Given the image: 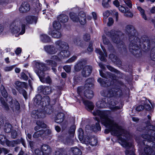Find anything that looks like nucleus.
Returning <instances> with one entry per match:
<instances>
[{"label": "nucleus", "mask_w": 155, "mask_h": 155, "mask_svg": "<svg viewBox=\"0 0 155 155\" xmlns=\"http://www.w3.org/2000/svg\"><path fill=\"white\" fill-rule=\"evenodd\" d=\"M94 116L97 115L100 117V119L95 117V119L97 121L95 125L92 126V129L94 132L101 130V127L99 122H101L102 124L105 126L107 129L105 130L104 133L108 134L110 132L112 135L117 136L118 137V142L123 147L127 149L125 151V154L127 155H135L133 149V144L131 143L128 142L126 139L129 135V134L126 130L119 126L118 124L112 119L109 117L110 112L108 110L101 111L97 110L93 113Z\"/></svg>", "instance_id": "nucleus-1"}, {"label": "nucleus", "mask_w": 155, "mask_h": 155, "mask_svg": "<svg viewBox=\"0 0 155 155\" xmlns=\"http://www.w3.org/2000/svg\"><path fill=\"white\" fill-rule=\"evenodd\" d=\"M135 30L132 28L131 25H127L125 29V33L128 35L130 42L129 49L130 52L137 57L141 54L142 48L144 47L146 45H148L149 40L146 36L141 37L139 39L133 34L135 32Z\"/></svg>", "instance_id": "nucleus-2"}, {"label": "nucleus", "mask_w": 155, "mask_h": 155, "mask_svg": "<svg viewBox=\"0 0 155 155\" xmlns=\"http://www.w3.org/2000/svg\"><path fill=\"white\" fill-rule=\"evenodd\" d=\"M145 133L142 135L145 139L142 144L146 146L142 155H154L155 153V127L148 124L145 128Z\"/></svg>", "instance_id": "nucleus-3"}, {"label": "nucleus", "mask_w": 155, "mask_h": 155, "mask_svg": "<svg viewBox=\"0 0 155 155\" xmlns=\"http://www.w3.org/2000/svg\"><path fill=\"white\" fill-rule=\"evenodd\" d=\"M47 69L44 64L40 62L36 63L35 72L39 77L42 83L50 84L51 83V80L49 76H46L45 72Z\"/></svg>", "instance_id": "nucleus-4"}, {"label": "nucleus", "mask_w": 155, "mask_h": 155, "mask_svg": "<svg viewBox=\"0 0 155 155\" xmlns=\"http://www.w3.org/2000/svg\"><path fill=\"white\" fill-rule=\"evenodd\" d=\"M99 71L101 77L105 78H110L111 80L112 81L110 82L108 81L107 80H105L101 78H99L97 80V81L100 83L102 86L108 87L113 85L115 82L117 81V78L116 75L113 74L111 73L110 72H107V75H106L102 72L101 70H99Z\"/></svg>", "instance_id": "nucleus-5"}, {"label": "nucleus", "mask_w": 155, "mask_h": 155, "mask_svg": "<svg viewBox=\"0 0 155 155\" xmlns=\"http://www.w3.org/2000/svg\"><path fill=\"white\" fill-rule=\"evenodd\" d=\"M106 35L110 37L112 41L117 45L118 48L123 47L124 44L123 41L120 40V36L123 35L120 31H115L114 30H111L110 31L106 32Z\"/></svg>", "instance_id": "nucleus-6"}, {"label": "nucleus", "mask_w": 155, "mask_h": 155, "mask_svg": "<svg viewBox=\"0 0 155 155\" xmlns=\"http://www.w3.org/2000/svg\"><path fill=\"white\" fill-rule=\"evenodd\" d=\"M101 94L103 96L117 98L122 95L123 93L120 88L115 87L109 91L107 90L102 91L101 92Z\"/></svg>", "instance_id": "nucleus-7"}, {"label": "nucleus", "mask_w": 155, "mask_h": 155, "mask_svg": "<svg viewBox=\"0 0 155 155\" xmlns=\"http://www.w3.org/2000/svg\"><path fill=\"white\" fill-rule=\"evenodd\" d=\"M34 101V104L36 105L37 104L47 107L50 104V100L48 96H45L42 97L40 95L37 94L35 97Z\"/></svg>", "instance_id": "nucleus-8"}, {"label": "nucleus", "mask_w": 155, "mask_h": 155, "mask_svg": "<svg viewBox=\"0 0 155 155\" xmlns=\"http://www.w3.org/2000/svg\"><path fill=\"white\" fill-rule=\"evenodd\" d=\"M71 19L74 22L79 21L81 25H84L86 22L85 15L83 12H80L78 16L74 13L71 12L70 14Z\"/></svg>", "instance_id": "nucleus-9"}, {"label": "nucleus", "mask_w": 155, "mask_h": 155, "mask_svg": "<svg viewBox=\"0 0 155 155\" xmlns=\"http://www.w3.org/2000/svg\"><path fill=\"white\" fill-rule=\"evenodd\" d=\"M69 47L68 48H64L63 50L58 54V55H54L52 57V59H55L57 61H60L63 58L69 57L70 54V52L68 51Z\"/></svg>", "instance_id": "nucleus-10"}, {"label": "nucleus", "mask_w": 155, "mask_h": 155, "mask_svg": "<svg viewBox=\"0 0 155 155\" xmlns=\"http://www.w3.org/2000/svg\"><path fill=\"white\" fill-rule=\"evenodd\" d=\"M15 88L19 92L22 94L25 99L27 98V94L26 91L23 89V88H26L27 85L26 83L24 82H21L16 81L15 82Z\"/></svg>", "instance_id": "nucleus-11"}, {"label": "nucleus", "mask_w": 155, "mask_h": 155, "mask_svg": "<svg viewBox=\"0 0 155 155\" xmlns=\"http://www.w3.org/2000/svg\"><path fill=\"white\" fill-rule=\"evenodd\" d=\"M41 151L39 149L35 150L36 155H49L51 153V151L50 147L47 145H43L41 147Z\"/></svg>", "instance_id": "nucleus-12"}, {"label": "nucleus", "mask_w": 155, "mask_h": 155, "mask_svg": "<svg viewBox=\"0 0 155 155\" xmlns=\"http://www.w3.org/2000/svg\"><path fill=\"white\" fill-rule=\"evenodd\" d=\"M84 142L87 145H90L94 146L97 145V140L96 138L95 137H87L84 138Z\"/></svg>", "instance_id": "nucleus-13"}, {"label": "nucleus", "mask_w": 155, "mask_h": 155, "mask_svg": "<svg viewBox=\"0 0 155 155\" xmlns=\"http://www.w3.org/2000/svg\"><path fill=\"white\" fill-rule=\"evenodd\" d=\"M107 101H108V107L112 110H116L120 108L119 107L115 106L118 103L117 101L114 100L113 98H110L107 99Z\"/></svg>", "instance_id": "nucleus-14"}, {"label": "nucleus", "mask_w": 155, "mask_h": 155, "mask_svg": "<svg viewBox=\"0 0 155 155\" xmlns=\"http://www.w3.org/2000/svg\"><path fill=\"white\" fill-rule=\"evenodd\" d=\"M38 91L41 92L45 95L49 94L52 92V89L51 87L41 85L38 87Z\"/></svg>", "instance_id": "nucleus-15"}, {"label": "nucleus", "mask_w": 155, "mask_h": 155, "mask_svg": "<svg viewBox=\"0 0 155 155\" xmlns=\"http://www.w3.org/2000/svg\"><path fill=\"white\" fill-rule=\"evenodd\" d=\"M101 48L103 51V53L102 52L100 49L98 48H96L95 51L97 53L99 54L100 55L99 58L100 60L102 61H104L105 60V57L107 56V54L105 49L103 47L101 46Z\"/></svg>", "instance_id": "nucleus-16"}, {"label": "nucleus", "mask_w": 155, "mask_h": 155, "mask_svg": "<svg viewBox=\"0 0 155 155\" xmlns=\"http://www.w3.org/2000/svg\"><path fill=\"white\" fill-rule=\"evenodd\" d=\"M92 68L91 66H86L84 67L81 71L82 76L84 77H88L91 74Z\"/></svg>", "instance_id": "nucleus-17"}, {"label": "nucleus", "mask_w": 155, "mask_h": 155, "mask_svg": "<svg viewBox=\"0 0 155 155\" xmlns=\"http://www.w3.org/2000/svg\"><path fill=\"white\" fill-rule=\"evenodd\" d=\"M20 23L18 21L14 22L11 26V31L12 33H17L20 30Z\"/></svg>", "instance_id": "nucleus-18"}, {"label": "nucleus", "mask_w": 155, "mask_h": 155, "mask_svg": "<svg viewBox=\"0 0 155 155\" xmlns=\"http://www.w3.org/2000/svg\"><path fill=\"white\" fill-rule=\"evenodd\" d=\"M44 49L46 52L50 54H55L58 51L57 48L53 45H51L45 46Z\"/></svg>", "instance_id": "nucleus-19"}, {"label": "nucleus", "mask_w": 155, "mask_h": 155, "mask_svg": "<svg viewBox=\"0 0 155 155\" xmlns=\"http://www.w3.org/2000/svg\"><path fill=\"white\" fill-rule=\"evenodd\" d=\"M48 34L53 38H60L61 36V30H53L51 28L49 29Z\"/></svg>", "instance_id": "nucleus-20"}, {"label": "nucleus", "mask_w": 155, "mask_h": 155, "mask_svg": "<svg viewBox=\"0 0 155 155\" xmlns=\"http://www.w3.org/2000/svg\"><path fill=\"white\" fill-rule=\"evenodd\" d=\"M56 48H57V50H62L65 48H68V44L61 40H58L56 41L54 43Z\"/></svg>", "instance_id": "nucleus-21"}, {"label": "nucleus", "mask_w": 155, "mask_h": 155, "mask_svg": "<svg viewBox=\"0 0 155 155\" xmlns=\"http://www.w3.org/2000/svg\"><path fill=\"white\" fill-rule=\"evenodd\" d=\"M9 101L11 100L10 107L15 112L18 111L20 109V105L18 102L16 100L11 99L9 98Z\"/></svg>", "instance_id": "nucleus-22"}, {"label": "nucleus", "mask_w": 155, "mask_h": 155, "mask_svg": "<svg viewBox=\"0 0 155 155\" xmlns=\"http://www.w3.org/2000/svg\"><path fill=\"white\" fill-rule=\"evenodd\" d=\"M31 116L35 119H38L45 117V114L44 112L35 110L32 111Z\"/></svg>", "instance_id": "nucleus-23"}, {"label": "nucleus", "mask_w": 155, "mask_h": 155, "mask_svg": "<svg viewBox=\"0 0 155 155\" xmlns=\"http://www.w3.org/2000/svg\"><path fill=\"white\" fill-rule=\"evenodd\" d=\"M29 10L30 5L27 2L23 3L19 8L20 12L21 13L27 12Z\"/></svg>", "instance_id": "nucleus-24"}, {"label": "nucleus", "mask_w": 155, "mask_h": 155, "mask_svg": "<svg viewBox=\"0 0 155 155\" xmlns=\"http://www.w3.org/2000/svg\"><path fill=\"white\" fill-rule=\"evenodd\" d=\"M51 131L49 130H46L45 131L44 130H41L35 132L33 135V137L35 138H38L41 137L44 133L45 134H50Z\"/></svg>", "instance_id": "nucleus-25"}, {"label": "nucleus", "mask_w": 155, "mask_h": 155, "mask_svg": "<svg viewBox=\"0 0 155 155\" xmlns=\"http://www.w3.org/2000/svg\"><path fill=\"white\" fill-rule=\"evenodd\" d=\"M86 62L84 60L79 61L77 64L74 66L75 70L76 71H79L84 65L85 64Z\"/></svg>", "instance_id": "nucleus-26"}, {"label": "nucleus", "mask_w": 155, "mask_h": 155, "mask_svg": "<svg viewBox=\"0 0 155 155\" xmlns=\"http://www.w3.org/2000/svg\"><path fill=\"white\" fill-rule=\"evenodd\" d=\"M37 20V17L31 16H28L26 17L25 21L26 24H36Z\"/></svg>", "instance_id": "nucleus-27"}, {"label": "nucleus", "mask_w": 155, "mask_h": 155, "mask_svg": "<svg viewBox=\"0 0 155 155\" xmlns=\"http://www.w3.org/2000/svg\"><path fill=\"white\" fill-rule=\"evenodd\" d=\"M107 99L106 98L102 99V100L98 101L96 104L97 107L98 108H104L108 107V104L106 101Z\"/></svg>", "instance_id": "nucleus-28"}, {"label": "nucleus", "mask_w": 155, "mask_h": 155, "mask_svg": "<svg viewBox=\"0 0 155 155\" xmlns=\"http://www.w3.org/2000/svg\"><path fill=\"white\" fill-rule=\"evenodd\" d=\"M83 102L85 105L87 109L88 110H92L94 107L93 103L89 101L82 100Z\"/></svg>", "instance_id": "nucleus-29"}, {"label": "nucleus", "mask_w": 155, "mask_h": 155, "mask_svg": "<svg viewBox=\"0 0 155 155\" xmlns=\"http://www.w3.org/2000/svg\"><path fill=\"white\" fill-rule=\"evenodd\" d=\"M64 119V114L63 113H58L55 119V121L56 123H60L63 122Z\"/></svg>", "instance_id": "nucleus-30"}, {"label": "nucleus", "mask_w": 155, "mask_h": 155, "mask_svg": "<svg viewBox=\"0 0 155 155\" xmlns=\"http://www.w3.org/2000/svg\"><path fill=\"white\" fill-rule=\"evenodd\" d=\"M59 21L62 23H65L67 22L68 20V16L62 14L59 15L58 17Z\"/></svg>", "instance_id": "nucleus-31"}, {"label": "nucleus", "mask_w": 155, "mask_h": 155, "mask_svg": "<svg viewBox=\"0 0 155 155\" xmlns=\"http://www.w3.org/2000/svg\"><path fill=\"white\" fill-rule=\"evenodd\" d=\"M37 126L35 127V130L37 131L40 129V128H46V125L43 122L41 121L40 120L37 121L36 122Z\"/></svg>", "instance_id": "nucleus-32"}, {"label": "nucleus", "mask_w": 155, "mask_h": 155, "mask_svg": "<svg viewBox=\"0 0 155 155\" xmlns=\"http://www.w3.org/2000/svg\"><path fill=\"white\" fill-rule=\"evenodd\" d=\"M5 143L9 147H14L16 145L18 144L19 143V141L18 140H13L12 141H10L8 140H7Z\"/></svg>", "instance_id": "nucleus-33"}, {"label": "nucleus", "mask_w": 155, "mask_h": 155, "mask_svg": "<svg viewBox=\"0 0 155 155\" xmlns=\"http://www.w3.org/2000/svg\"><path fill=\"white\" fill-rule=\"evenodd\" d=\"M94 80L92 78H88L85 84V88H90L93 86Z\"/></svg>", "instance_id": "nucleus-34"}, {"label": "nucleus", "mask_w": 155, "mask_h": 155, "mask_svg": "<svg viewBox=\"0 0 155 155\" xmlns=\"http://www.w3.org/2000/svg\"><path fill=\"white\" fill-rule=\"evenodd\" d=\"M54 60L57 61H59L55 59H53L51 58V59L46 60L45 62L47 63L48 65L51 66L52 67H55L57 66V64Z\"/></svg>", "instance_id": "nucleus-35"}, {"label": "nucleus", "mask_w": 155, "mask_h": 155, "mask_svg": "<svg viewBox=\"0 0 155 155\" xmlns=\"http://www.w3.org/2000/svg\"><path fill=\"white\" fill-rule=\"evenodd\" d=\"M84 94L85 96L89 99L91 98L93 96V91L89 89L85 91Z\"/></svg>", "instance_id": "nucleus-36"}, {"label": "nucleus", "mask_w": 155, "mask_h": 155, "mask_svg": "<svg viewBox=\"0 0 155 155\" xmlns=\"http://www.w3.org/2000/svg\"><path fill=\"white\" fill-rule=\"evenodd\" d=\"M40 39L44 42H47L50 40V38L46 34L41 35L40 36Z\"/></svg>", "instance_id": "nucleus-37"}, {"label": "nucleus", "mask_w": 155, "mask_h": 155, "mask_svg": "<svg viewBox=\"0 0 155 155\" xmlns=\"http://www.w3.org/2000/svg\"><path fill=\"white\" fill-rule=\"evenodd\" d=\"M137 8L140 12L142 17L145 20H147V18L145 14V11L141 7L137 6Z\"/></svg>", "instance_id": "nucleus-38"}, {"label": "nucleus", "mask_w": 155, "mask_h": 155, "mask_svg": "<svg viewBox=\"0 0 155 155\" xmlns=\"http://www.w3.org/2000/svg\"><path fill=\"white\" fill-rule=\"evenodd\" d=\"M53 30H61V25L59 22L55 21L53 23Z\"/></svg>", "instance_id": "nucleus-39"}, {"label": "nucleus", "mask_w": 155, "mask_h": 155, "mask_svg": "<svg viewBox=\"0 0 155 155\" xmlns=\"http://www.w3.org/2000/svg\"><path fill=\"white\" fill-rule=\"evenodd\" d=\"M1 92L2 96L5 98H6L8 96V93L5 90L3 85H2L1 87Z\"/></svg>", "instance_id": "nucleus-40"}, {"label": "nucleus", "mask_w": 155, "mask_h": 155, "mask_svg": "<svg viewBox=\"0 0 155 155\" xmlns=\"http://www.w3.org/2000/svg\"><path fill=\"white\" fill-rule=\"evenodd\" d=\"M74 155H81L82 153L80 150L77 148H73L71 149Z\"/></svg>", "instance_id": "nucleus-41"}, {"label": "nucleus", "mask_w": 155, "mask_h": 155, "mask_svg": "<svg viewBox=\"0 0 155 155\" xmlns=\"http://www.w3.org/2000/svg\"><path fill=\"white\" fill-rule=\"evenodd\" d=\"M12 126L9 123H6L5 125V131L7 133L10 132L12 129Z\"/></svg>", "instance_id": "nucleus-42"}, {"label": "nucleus", "mask_w": 155, "mask_h": 155, "mask_svg": "<svg viewBox=\"0 0 155 155\" xmlns=\"http://www.w3.org/2000/svg\"><path fill=\"white\" fill-rule=\"evenodd\" d=\"M0 101L5 109L7 110H8L9 109V107L7 105V103L5 101L4 99L3 98L1 97L0 98Z\"/></svg>", "instance_id": "nucleus-43"}, {"label": "nucleus", "mask_w": 155, "mask_h": 155, "mask_svg": "<svg viewBox=\"0 0 155 155\" xmlns=\"http://www.w3.org/2000/svg\"><path fill=\"white\" fill-rule=\"evenodd\" d=\"M111 0H103L102 5L104 8H108L109 6V2Z\"/></svg>", "instance_id": "nucleus-44"}, {"label": "nucleus", "mask_w": 155, "mask_h": 155, "mask_svg": "<svg viewBox=\"0 0 155 155\" xmlns=\"http://www.w3.org/2000/svg\"><path fill=\"white\" fill-rule=\"evenodd\" d=\"M74 43L76 45L81 46V41L79 38H76L74 40Z\"/></svg>", "instance_id": "nucleus-45"}, {"label": "nucleus", "mask_w": 155, "mask_h": 155, "mask_svg": "<svg viewBox=\"0 0 155 155\" xmlns=\"http://www.w3.org/2000/svg\"><path fill=\"white\" fill-rule=\"evenodd\" d=\"M7 140L3 135H0V143L2 145H4Z\"/></svg>", "instance_id": "nucleus-46"}, {"label": "nucleus", "mask_w": 155, "mask_h": 155, "mask_svg": "<svg viewBox=\"0 0 155 155\" xmlns=\"http://www.w3.org/2000/svg\"><path fill=\"white\" fill-rule=\"evenodd\" d=\"M63 69L67 73L71 72V66L70 65H66L63 67Z\"/></svg>", "instance_id": "nucleus-47"}, {"label": "nucleus", "mask_w": 155, "mask_h": 155, "mask_svg": "<svg viewBox=\"0 0 155 155\" xmlns=\"http://www.w3.org/2000/svg\"><path fill=\"white\" fill-rule=\"evenodd\" d=\"M15 67V65L7 66L5 68L4 70L5 71H9L12 70Z\"/></svg>", "instance_id": "nucleus-48"}, {"label": "nucleus", "mask_w": 155, "mask_h": 155, "mask_svg": "<svg viewBox=\"0 0 155 155\" xmlns=\"http://www.w3.org/2000/svg\"><path fill=\"white\" fill-rule=\"evenodd\" d=\"M9 152V150H8L6 148L2 147L0 148V154L2 153V152H3L4 154H6Z\"/></svg>", "instance_id": "nucleus-49"}, {"label": "nucleus", "mask_w": 155, "mask_h": 155, "mask_svg": "<svg viewBox=\"0 0 155 155\" xmlns=\"http://www.w3.org/2000/svg\"><path fill=\"white\" fill-rule=\"evenodd\" d=\"M124 2L130 8H131L132 7V4L131 1L130 0H124Z\"/></svg>", "instance_id": "nucleus-50"}, {"label": "nucleus", "mask_w": 155, "mask_h": 155, "mask_svg": "<svg viewBox=\"0 0 155 155\" xmlns=\"http://www.w3.org/2000/svg\"><path fill=\"white\" fill-rule=\"evenodd\" d=\"M83 39L86 41H88L90 39V35L88 34H85L83 36Z\"/></svg>", "instance_id": "nucleus-51"}, {"label": "nucleus", "mask_w": 155, "mask_h": 155, "mask_svg": "<svg viewBox=\"0 0 155 155\" xmlns=\"http://www.w3.org/2000/svg\"><path fill=\"white\" fill-rule=\"evenodd\" d=\"M102 39L103 41L104 44L108 45L110 43V42L107 39L106 37L104 35H103L102 36Z\"/></svg>", "instance_id": "nucleus-52"}, {"label": "nucleus", "mask_w": 155, "mask_h": 155, "mask_svg": "<svg viewBox=\"0 0 155 155\" xmlns=\"http://www.w3.org/2000/svg\"><path fill=\"white\" fill-rule=\"evenodd\" d=\"M77 59V57L74 56L68 60L66 62V63H71Z\"/></svg>", "instance_id": "nucleus-53"}, {"label": "nucleus", "mask_w": 155, "mask_h": 155, "mask_svg": "<svg viewBox=\"0 0 155 155\" xmlns=\"http://www.w3.org/2000/svg\"><path fill=\"white\" fill-rule=\"evenodd\" d=\"M21 31L20 32L19 34L20 35H22L25 32V25L24 24H21Z\"/></svg>", "instance_id": "nucleus-54"}, {"label": "nucleus", "mask_w": 155, "mask_h": 155, "mask_svg": "<svg viewBox=\"0 0 155 155\" xmlns=\"http://www.w3.org/2000/svg\"><path fill=\"white\" fill-rule=\"evenodd\" d=\"M109 57L110 60L113 62H115L116 60V57L113 54H111L109 55Z\"/></svg>", "instance_id": "nucleus-55"}, {"label": "nucleus", "mask_w": 155, "mask_h": 155, "mask_svg": "<svg viewBox=\"0 0 155 155\" xmlns=\"http://www.w3.org/2000/svg\"><path fill=\"white\" fill-rule=\"evenodd\" d=\"M108 21L107 23L108 26H110L114 23V20L113 19L111 18H109L108 19Z\"/></svg>", "instance_id": "nucleus-56"}, {"label": "nucleus", "mask_w": 155, "mask_h": 155, "mask_svg": "<svg viewBox=\"0 0 155 155\" xmlns=\"http://www.w3.org/2000/svg\"><path fill=\"white\" fill-rule=\"evenodd\" d=\"M103 14L104 18V21H105V19H106L110 15V13L108 11H107L104 12Z\"/></svg>", "instance_id": "nucleus-57"}, {"label": "nucleus", "mask_w": 155, "mask_h": 155, "mask_svg": "<svg viewBox=\"0 0 155 155\" xmlns=\"http://www.w3.org/2000/svg\"><path fill=\"white\" fill-rule=\"evenodd\" d=\"M119 9L120 11L121 12L125 13L126 12V8L123 7V6L121 5L119 6Z\"/></svg>", "instance_id": "nucleus-58"}, {"label": "nucleus", "mask_w": 155, "mask_h": 155, "mask_svg": "<svg viewBox=\"0 0 155 155\" xmlns=\"http://www.w3.org/2000/svg\"><path fill=\"white\" fill-rule=\"evenodd\" d=\"M107 68L110 71L114 72L117 73V71L111 66H107Z\"/></svg>", "instance_id": "nucleus-59"}, {"label": "nucleus", "mask_w": 155, "mask_h": 155, "mask_svg": "<svg viewBox=\"0 0 155 155\" xmlns=\"http://www.w3.org/2000/svg\"><path fill=\"white\" fill-rule=\"evenodd\" d=\"M144 108V107L142 105H140L137 106L136 108V110L138 111H140Z\"/></svg>", "instance_id": "nucleus-60"}, {"label": "nucleus", "mask_w": 155, "mask_h": 155, "mask_svg": "<svg viewBox=\"0 0 155 155\" xmlns=\"http://www.w3.org/2000/svg\"><path fill=\"white\" fill-rule=\"evenodd\" d=\"M21 77L22 78L25 80H28V77L26 75L25 73L23 72H22L21 73Z\"/></svg>", "instance_id": "nucleus-61"}, {"label": "nucleus", "mask_w": 155, "mask_h": 155, "mask_svg": "<svg viewBox=\"0 0 155 155\" xmlns=\"http://www.w3.org/2000/svg\"><path fill=\"white\" fill-rule=\"evenodd\" d=\"M152 51L153 53L151 54V58L153 60L155 61V48H153Z\"/></svg>", "instance_id": "nucleus-62"}, {"label": "nucleus", "mask_w": 155, "mask_h": 155, "mask_svg": "<svg viewBox=\"0 0 155 155\" xmlns=\"http://www.w3.org/2000/svg\"><path fill=\"white\" fill-rule=\"evenodd\" d=\"M11 136L13 138H15L17 136V133L15 130L12 131L11 133Z\"/></svg>", "instance_id": "nucleus-63"}, {"label": "nucleus", "mask_w": 155, "mask_h": 155, "mask_svg": "<svg viewBox=\"0 0 155 155\" xmlns=\"http://www.w3.org/2000/svg\"><path fill=\"white\" fill-rule=\"evenodd\" d=\"M125 16L129 17H132L133 16V14L130 12L127 11L125 12Z\"/></svg>", "instance_id": "nucleus-64"}]
</instances>
